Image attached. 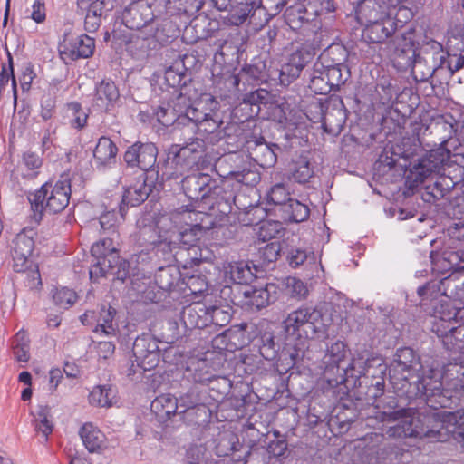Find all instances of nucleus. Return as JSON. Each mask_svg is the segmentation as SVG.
Masks as SVG:
<instances>
[{
  "mask_svg": "<svg viewBox=\"0 0 464 464\" xmlns=\"http://www.w3.org/2000/svg\"><path fill=\"white\" fill-rule=\"evenodd\" d=\"M446 61L447 55L443 52L434 53L431 57H418L414 61L413 77L417 82H430L431 90L430 94L434 93L436 87L441 84L435 78L443 70Z\"/></svg>",
  "mask_w": 464,
  "mask_h": 464,
  "instance_id": "nucleus-14",
  "label": "nucleus"
},
{
  "mask_svg": "<svg viewBox=\"0 0 464 464\" xmlns=\"http://www.w3.org/2000/svg\"><path fill=\"white\" fill-rule=\"evenodd\" d=\"M434 131L438 134H443L440 139L439 146L429 151L427 156L421 160L420 166L424 173H440L452 159L453 154L447 148L448 142L455 133V128L452 123L444 120L438 121L434 124Z\"/></svg>",
  "mask_w": 464,
  "mask_h": 464,
  "instance_id": "nucleus-8",
  "label": "nucleus"
},
{
  "mask_svg": "<svg viewBox=\"0 0 464 464\" xmlns=\"http://www.w3.org/2000/svg\"><path fill=\"white\" fill-rule=\"evenodd\" d=\"M169 267L160 268L155 276V282L160 289L169 292L177 285V277L172 275Z\"/></svg>",
  "mask_w": 464,
  "mask_h": 464,
  "instance_id": "nucleus-62",
  "label": "nucleus"
},
{
  "mask_svg": "<svg viewBox=\"0 0 464 464\" xmlns=\"http://www.w3.org/2000/svg\"><path fill=\"white\" fill-rule=\"evenodd\" d=\"M216 180L209 174L198 170L184 177L181 187L186 197L192 202L206 201L211 195Z\"/></svg>",
  "mask_w": 464,
  "mask_h": 464,
  "instance_id": "nucleus-19",
  "label": "nucleus"
},
{
  "mask_svg": "<svg viewBox=\"0 0 464 464\" xmlns=\"http://www.w3.org/2000/svg\"><path fill=\"white\" fill-rule=\"evenodd\" d=\"M212 397L208 394L206 388L199 385H192L185 393L179 398V409L188 410L198 406H203L211 403Z\"/></svg>",
  "mask_w": 464,
  "mask_h": 464,
  "instance_id": "nucleus-36",
  "label": "nucleus"
},
{
  "mask_svg": "<svg viewBox=\"0 0 464 464\" xmlns=\"http://www.w3.org/2000/svg\"><path fill=\"white\" fill-rule=\"evenodd\" d=\"M421 369L420 357L413 349L400 348L389 367L391 382L409 398L420 395L428 400L431 407H451L452 391L442 387L441 374L430 369L427 373L420 375Z\"/></svg>",
  "mask_w": 464,
  "mask_h": 464,
  "instance_id": "nucleus-1",
  "label": "nucleus"
},
{
  "mask_svg": "<svg viewBox=\"0 0 464 464\" xmlns=\"http://www.w3.org/2000/svg\"><path fill=\"white\" fill-rule=\"evenodd\" d=\"M324 69L317 68L314 64L313 71L310 75L309 88L316 94L326 95L334 91L328 78L325 77Z\"/></svg>",
  "mask_w": 464,
  "mask_h": 464,
  "instance_id": "nucleus-52",
  "label": "nucleus"
},
{
  "mask_svg": "<svg viewBox=\"0 0 464 464\" xmlns=\"http://www.w3.org/2000/svg\"><path fill=\"white\" fill-rule=\"evenodd\" d=\"M80 9L85 10L102 20L114 8L113 0H77Z\"/></svg>",
  "mask_w": 464,
  "mask_h": 464,
  "instance_id": "nucleus-46",
  "label": "nucleus"
},
{
  "mask_svg": "<svg viewBox=\"0 0 464 464\" xmlns=\"http://www.w3.org/2000/svg\"><path fill=\"white\" fill-rule=\"evenodd\" d=\"M237 49L226 43L214 56L215 64L212 68L214 83L220 90L231 92L243 85H260L266 82L270 75L264 61L257 60L245 65L237 74L233 72V63L237 60Z\"/></svg>",
  "mask_w": 464,
  "mask_h": 464,
  "instance_id": "nucleus-3",
  "label": "nucleus"
},
{
  "mask_svg": "<svg viewBox=\"0 0 464 464\" xmlns=\"http://www.w3.org/2000/svg\"><path fill=\"white\" fill-rule=\"evenodd\" d=\"M325 77L328 78L334 91L339 90L350 77V70L348 66H335L324 68Z\"/></svg>",
  "mask_w": 464,
  "mask_h": 464,
  "instance_id": "nucleus-55",
  "label": "nucleus"
},
{
  "mask_svg": "<svg viewBox=\"0 0 464 464\" xmlns=\"http://www.w3.org/2000/svg\"><path fill=\"white\" fill-rule=\"evenodd\" d=\"M153 246V250L159 256L164 260L170 262L172 259L177 260V256L179 252V243L174 239L172 234L168 237L159 236L158 239L150 243Z\"/></svg>",
  "mask_w": 464,
  "mask_h": 464,
  "instance_id": "nucleus-44",
  "label": "nucleus"
},
{
  "mask_svg": "<svg viewBox=\"0 0 464 464\" xmlns=\"http://www.w3.org/2000/svg\"><path fill=\"white\" fill-rule=\"evenodd\" d=\"M259 353L266 361L276 358L279 345L275 343V337L270 333H265L260 338Z\"/></svg>",
  "mask_w": 464,
  "mask_h": 464,
  "instance_id": "nucleus-57",
  "label": "nucleus"
},
{
  "mask_svg": "<svg viewBox=\"0 0 464 464\" xmlns=\"http://www.w3.org/2000/svg\"><path fill=\"white\" fill-rule=\"evenodd\" d=\"M237 218L244 226H256L263 222L266 217V209L259 204L249 202L245 208H237Z\"/></svg>",
  "mask_w": 464,
  "mask_h": 464,
  "instance_id": "nucleus-40",
  "label": "nucleus"
},
{
  "mask_svg": "<svg viewBox=\"0 0 464 464\" xmlns=\"http://www.w3.org/2000/svg\"><path fill=\"white\" fill-rule=\"evenodd\" d=\"M438 291L450 298H462L464 296V280L458 274H451L443 278L439 285Z\"/></svg>",
  "mask_w": 464,
  "mask_h": 464,
  "instance_id": "nucleus-45",
  "label": "nucleus"
},
{
  "mask_svg": "<svg viewBox=\"0 0 464 464\" xmlns=\"http://www.w3.org/2000/svg\"><path fill=\"white\" fill-rule=\"evenodd\" d=\"M323 314L320 309L313 306L303 305L288 314L283 321V327L288 335H300L299 332L304 327L311 329L313 333L320 331Z\"/></svg>",
  "mask_w": 464,
  "mask_h": 464,
  "instance_id": "nucleus-12",
  "label": "nucleus"
},
{
  "mask_svg": "<svg viewBox=\"0 0 464 464\" xmlns=\"http://www.w3.org/2000/svg\"><path fill=\"white\" fill-rule=\"evenodd\" d=\"M116 239V237L110 236L102 237L92 246V256L94 258L111 259L115 261V259H118L119 256Z\"/></svg>",
  "mask_w": 464,
  "mask_h": 464,
  "instance_id": "nucleus-42",
  "label": "nucleus"
},
{
  "mask_svg": "<svg viewBox=\"0 0 464 464\" xmlns=\"http://www.w3.org/2000/svg\"><path fill=\"white\" fill-rule=\"evenodd\" d=\"M348 52L343 45L331 44L319 55L314 64L317 68L324 69L335 66H347Z\"/></svg>",
  "mask_w": 464,
  "mask_h": 464,
  "instance_id": "nucleus-33",
  "label": "nucleus"
},
{
  "mask_svg": "<svg viewBox=\"0 0 464 464\" xmlns=\"http://www.w3.org/2000/svg\"><path fill=\"white\" fill-rule=\"evenodd\" d=\"M187 57L175 60L164 72L165 83L174 89V92L186 90L192 82L191 72L186 67Z\"/></svg>",
  "mask_w": 464,
  "mask_h": 464,
  "instance_id": "nucleus-27",
  "label": "nucleus"
},
{
  "mask_svg": "<svg viewBox=\"0 0 464 464\" xmlns=\"http://www.w3.org/2000/svg\"><path fill=\"white\" fill-rule=\"evenodd\" d=\"M180 319L189 330L208 328V304L197 302L184 307Z\"/></svg>",
  "mask_w": 464,
  "mask_h": 464,
  "instance_id": "nucleus-29",
  "label": "nucleus"
},
{
  "mask_svg": "<svg viewBox=\"0 0 464 464\" xmlns=\"http://www.w3.org/2000/svg\"><path fill=\"white\" fill-rule=\"evenodd\" d=\"M67 109L72 112L70 125L77 130L83 129L87 124L88 114L83 111L82 104L78 102H71L67 104Z\"/></svg>",
  "mask_w": 464,
  "mask_h": 464,
  "instance_id": "nucleus-59",
  "label": "nucleus"
},
{
  "mask_svg": "<svg viewBox=\"0 0 464 464\" xmlns=\"http://www.w3.org/2000/svg\"><path fill=\"white\" fill-rule=\"evenodd\" d=\"M79 434L90 453H98L105 449V435L92 423L83 424Z\"/></svg>",
  "mask_w": 464,
  "mask_h": 464,
  "instance_id": "nucleus-35",
  "label": "nucleus"
},
{
  "mask_svg": "<svg viewBox=\"0 0 464 464\" xmlns=\"http://www.w3.org/2000/svg\"><path fill=\"white\" fill-rule=\"evenodd\" d=\"M315 54V49L311 46H302L292 53L277 72L280 84L288 86L296 80L304 68L314 60Z\"/></svg>",
  "mask_w": 464,
  "mask_h": 464,
  "instance_id": "nucleus-15",
  "label": "nucleus"
},
{
  "mask_svg": "<svg viewBox=\"0 0 464 464\" xmlns=\"http://www.w3.org/2000/svg\"><path fill=\"white\" fill-rule=\"evenodd\" d=\"M120 98V92L111 79H103L95 87L93 106L102 111H109L114 108Z\"/></svg>",
  "mask_w": 464,
  "mask_h": 464,
  "instance_id": "nucleus-28",
  "label": "nucleus"
},
{
  "mask_svg": "<svg viewBox=\"0 0 464 464\" xmlns=\"http://www.w3.org/2000/svg\"><path fill=\"white\" fill-rule=\"evenodd\" d=\"M430 418L429 428L424 426L414 430L416 435H426L425 439L431 442L447 441L453 439L464 448V413L433 411Z\"/></svg>",
  "mask_w": 464,
  "mask_h": 464,
  "instance_id": "nucleus-6",
  "label": "nucleus"
},
{
  "mask_svg": "<svg viewBox=\"0 0 464 464\" xmlns=\"http://www.w3.org/2000/svg\"><path fill=\"white\" fill-rule=\"evenodd\" d=\"M188 0H136L131 2L122 12V23L131 30H140L155 18L152 6L159 3L160 7L167 11L176 10L178 13H193L200 8V3L188 5Z\"/></svg>",
  "mask_w": 464,
  "mask_h": 464,
  "instance_id": "nucleus-5",
  "label": "nucleus"
},
{
  "mask_svg": "<svg viewBox=\"0 0 464 464\" xmlns=\"http://www.w3.org/2000/svg\"><path fill=\"white\" fill-rule=\"evenodd\" d=\"M256 1L257 0H242L232 6L229 11L231 23L235 25H240L249 19L250 24L259 27V24L254 16V13L257 11Z\"/></svg>",
  "mask_w": 464,
  "mask_h": 464,
  "instance_id": "nucleus-34",
  "label": "nucleus"
},
{
  "mask_svg": "<svg viewBox=\"0 0 464 464\" xmlns=\"http://www.w3.org/2000/svg\"><path fill=\"white\" fill-rule=\"evenodd\" d=\"M242 295L241 306L251 311H258L277 299L278 286L272 283L262 287L247 286Z\"/></svg>",
  "mask_w": 464,
  "mask_h": 464,
  "instance_id": "nucleus-21",
  "label": "nucleus"
},
{
  "mask_svg": "<svg viewBox=\"0 0 464 464\" xmlns=\"http://www.w3.org/2000/svg\"><path fill=\"white\" fill-rule=\"evenodd\" d=\"M443 175L452 185L464 182V155L453 154L452 159L443 169Z\"/></svg>",
  "mask_w": 464,
  "mask_h": 464,
  "instance_id": "nucleus-49",
  "label": "nucleus"
},
{
  "mask_svg": "<svg viewBox=\"0 0 464 464\" xmlns=\"http://www.w3.org/2000/svg\"><path fill=\"white\" fill-rule=\"evenodd\" d=\"M116 314V309L112 306H102L93 332L106 336H115L118 331V324L114 322Z\"/></svg>",
  "mask_w": 464,
  "mask_h": 464,
  "instance_id": "nucleus-39",
  "label": "nucleus"
},
{
  "mask_svg": "<svg viewBox=\"0 0 464 464\" xmlns=\"http://www.w3.org/2000/svg\"><path fill=\"white\" fill-rule=\"evenodd\" d=\"M347 120V110L343 101L338 96L326 98L324 107V130L331 135H339Z\"/></svg>",
  "mask_w": 464,
  "mask_h": 464,
  "instance_id": "nucleus-23",
  "label": "nucleus"
},
{
  "mask_svg": "<svg viewBox=\"0 0 464 464\" xmlns=\"http://www.w3.org/2000/svg\"><path fill=\"white\" fill-rule=\"evenodd\" d=\"M232 318V308L226 304H208V328L218 331L227 325Z\"/></svg>",
  "mask_w": 464,
  "mask_h": 464,
  "instance_id": "nucleus-43",
  "label": "nucleus"
},
{
  "mask_svg": "<svg viewBox=\"0 0 464 464\" xmlns=\"http://www.w3.org/2000/svg\"><path fill=\"white\" fill-rule=\"evenodd\" d=\"M223 123L219 112L212 108H208V117L201 121L197 126V130L202 136L214 135L216 140L227 138V144L233 146L235 141L230 131H233L237 137L243 133V129L237 124H231L223 128Z\"/></svg>",
  "mask_w": 464,
  "mask_h": 464,
  "instance_id": "nucleus-17",
  "label": "nucleus"
},
{
  "mask_svg": "<svg viewBox=\"0 0 464 464\" xmlns=\"http://www.w3.org/2000/svg\"><path fill=\"white\" fill-rule=\"evenodd\" d=\"M94 49V39L86 34L65 38L63 43L59 45L60 55L66 63L67 61L89 58L92 56Z\"/></svg>",
  "mask_w": 464,
  "mask_h": 464,
  "instance_id": "nucleus-22",
  "label": "nucleus"
},
{
  "mask_svg": "<svg viewBox=\"0 0 464 464\" xmlns=\"http://www.w3.org/2000/svg\"><path fill=\"white\" fill-rule=\"evenodd\" d=\"M132 353L137 366L142 371H150L158 366L160 350L158 340L150 333L138 336L132 346Z\"/></svg>",
  "mask_w": 464,
  "mask_h": 464,
  "instance_id": "nucleus-13",
  "label": "nucleus"
},
{
  "mask_svg": "<svg viewBox=\"0 0 464 464\" xmlns=\"http://www.w3.org/2000/svg\"><path fill=\"white\" fill-rule=\"evenodd\" d=\"M211 404L194 407L188 410H180L179 414H182V419L191 425H205L211 420L212 411L210 410Z\"/></svg>",
  "mask_w": 464,
  "mask_h": 464,
  "instance_id": "nucleus-47",
  "label": "nucleus"
},
{
  "mask_svg": "<svg viewBox=\"0 0 464 464\" xmlns=\"http://www.w3.org/2000/svg\"><path fill=\"white\" fill-rule=\"evenodd\" d=\"M217 179L212 187L211 195L207 198L206 202L221 201V202H234L235 208H245L243 200L246 199L244 193L236 194L234 191V184L231 179Z\"/></svg>",
  "mask_w": 464,
  "mask_h": 464,
  "instance_id": "nucleus-25",
  "label": "nucleus"
},
{
  "mask_svg": "<svg viewBox=\"0 0 464 464\" xmlns=\"http://www.w3.org/2000/svg\"><path fill=\"white\" fill-rule=\"evenodd\" d=\"M391 57L403 65H411L416 56L414 31L409 29L404 32L395 30L388 42Z\"/></svg>",
  "mask_w": 464,
  "mask_h": 464,
  "instance_id": "nucleus-18",
  "label": "nucleus"
},
{
  "mask_svg": "<svg viewBox=\"0 0 464 464\" xmlns=\"http://www.w3.org/2000/svg\"><path fill=\"white\" fill-rule=\"evenodd\" d=\"M441 311L436 310V313L440 315H435V319L432 324V331L437 334L438 337L444 339H454L460 341L459 337H464V324H461L460 320L454 316L455 312L459 311V308L451 307L448 304L440 305Z\"/></svg>",
  "mask_w": 464,
  "mask_h": 464,
  "instance_id": "nucleus-16",
  "label": "nucleus"
},
{
  "mask_svg": "<svg viewBox=\"0 0 464 464\" xmlns=\"http://www.w3.org/2000/svg\"><path fill=\"white\" fill-rule=\"evenodd\" d=\"M71 193L68 176L62 175L55 183L45 182L28 196L34 218L40 221L44 213L56 214L63 211L69 204Z\"/></svg>",
  "mask_w": 464,
  "mask_h": 464,
  "instance_id": "nucleus-4",
  "label": "nucleus"
},
{
  "mask_svg": "<svg viewBox=\"0 0 464 464\" xmlns=\"http://www.w3.org/2000/svg\"><path fill=\"white\" fill-rule=\"evenodd\" d=\"M206 449L202 445H191L185 453L183 463L184 464H202L205 458Z\"/></svg>",
  "mask_w": 464,
  "mask_h": 464,
  "instance_id": "nucleus-64",
  "label": "nucleus"
},
{
  "mask_svg": "<svg viewBox=\"0 0 464 464\" xmlns=\"http://www.w3.org/2000/svg\"><path fill=\"white\" fill-rule=\"evenodd\" d=\"M362 24V38L369 44H383L391 39L396 30V24L391 17Z\"/></svg>",
  "mask_w": 464,
  "mask_h": 464,
  "instance_id": "nucleus-26",
  "label": "nucleus"
},
{
  "mask_svg": "<svg viewBox=\"0 0 464 464\" xmlns=\"http://www.w3.org/2000/svg\"><path fill=\"white\" fill-rule=\"evenodd\" d=\"M118 152L116 144L108 137L102 136L93 150V157L100 166H106L114 161Z\"/></svg>",
  "mask_w": 464,
  "mask_h": 464,
  "instance_id": "nucleus-41",
  "label": "nucleus"
},
{
  "mask_svg": "<svg viewBox=\"0 0 464 464\" xmlns=\"http://www.w3.org/2000/svg\"><path fill=\"white\" fill-rule=\"evenodd\" d=\"M231 179V182L246 187L256 186L261 179L259 171L256 168L244 167L241 170L230 171L225 176Z\"/></svg>",
  "mask_w": 464,
  "mask_h": 464,
  "instance_id": "nucleus-48",
  "label": "nucleus"
},
{
  "mask_svg": "<svg viewBox=\"0 0 464 464\" xmlns=\"http://www.w3.org/2000/svg\"><path fill=\"white\" fill-rule=\"evenodd\" d=\"M115 398L114 390L109 385H99L93 388L89 394V402L92 406L111 407Z\"/></svg>",
  "mask_w": 464,
  "mask_h": 464,
  "instance_id": "nucleus-51",
  "label": "nucleus"
},
{
  "mask_svg": "<svg viewBox=\"0 0 464 464\" xmlns=\"http://www.w3.org/2000/svg\"><path fill=\"white\" fill-rule=\"evenodd\" d=\"M157 156L158 148L154 143L139 140L126 149L123 161L128 168L139 169L143 176L150 175L151 179H158V171L153 169Z\"/></svg>",
  "mask_w": 464,
  "mask_h": 464,
  "instance_id": "nucleus-11",
  "label": "nucleus"
},
{
  "mask_svg": "<svg viewBox=\"0 0 464 464\" xmlns=\"http://www.w3.org/2000/svg\"><path fill=\"white\" fill-rule=\"evenodd\" d=\"M352 372L349 378L360 380L375 379V377L386 376L387 365L382 358L372 357L363 361L362 358H353L351 360Z\"/></svg>",
  "mask_w": 464,
  "mask_h": 464,
  "instance_id": "nucleus-24",
  "label": "nucleus"
},
{
  "mask_svg": "<svg viewBox=\"0 0 464 464\" xmlns=\"http://www.w3.org/2000/svg\"><path fill=\"white\" fill-rule=\"evenodd\" d=\"M50 408L45 405L38 406V410L35 415V430L41 432L45 438L52 433L53 425L49 420Z\"/></svg>",
  "mask_w": 464,
  "mask_h": 464,
  "instance_id": "nucleus-58",
  "label": "nucleus"
},
{
  "mask_svg": "<svg viewBox=\"0 0 464 464\" xmlns=\"http://www.w3.org/2000/svg\"><path fill=\"white\" fill-rule=\"evenodd\" d=\"M233 146L235 150L246 149L249 158L263 168H270L276 163V151L280 150L277 144L267 143L264 137L250 131H243L237 136Z\"/></svg>",
  "mask_w": 464,
  "mask_h": 464,
  "instance_id": "nucleus-10",
  "label": "nucleus"
},
{
  "mask_svg": "<svg viewBox=\"0 0 464 464\" xmlns=\"http://www.w3.org/2000/svg\"><path fill=\"white\" fill-rule=\"evenodd\" d=\"M257 268L255 265L250 266L249 262L237 261L229 263L227 274L230 279L238 285H247L251 283L257 276Z\"/></svg>",
  "mask_w": 464,
  "mask_h": 464,
  "instance_id": "nucleus-37",
  "label": "nucleus"
},
{
  "mask_svg": "<svg viewBox=\"0 0 464 464\" xmlns=\"http://www.w3.org/2000/svg\"><path fill=\"white\" fill-rule=\"evenodd\" d=\"M276 217L285 223H299L306 220L310 215L307 205L297 199L290 198L285 204L274 208Z\"/></svg>",
  "mask_w": 464,
  "mask_h": 464,
  "instance_id": "nucleus-30",
  "label": "nucleus"
},
{
  "mask_svg": "<svg viewBox=\"0 0 464 464\" xmlns=\"http://www.w3.org/2000/svg\"><path fill=\"white\" fill-rule=\"evenodd\" d=\"M179 399L169 393L156 397L150 403V411L160 423H165L179 413Z\"/></svg>",
  "mask_w": 464,
  "mask_h": 464,
  "instance_id": "nucleus-31",
  "label": "nucleus"
},
{
  "mask_svg": "<svg viewBox=\"0 0 464 464\" xmlns=\"http://www.w3.org/2000/svg\"><path fill=\"white\" fill-rule=\"evenodd\" d=\"M434 372H439L441 374V384L443 385L442 379H445L447 382H451L452 387H455V384L464 377V359L461 357L454 359L452 362H449L447 364L443 366V371L434 370Z\"/></svg>",
  "mask_w": 464,
  "mask_h": 464,
  "instance_id": "nucleus-50",
  "label": "nucleus"
},
{
  "mask_svg": "<svg viewBox=\"0 0 464 464\" xmlns=\"http://www.w3.org/2000/svg\"><path fill=\"white\" fill-rule=\"evenodd\" d=\"M194 102L189 97L188 88L186 90H179L177 96L171 101V109L178 119L185 117L190 108H192Z\"/></svg>",
  "mask_w": 464,
  "mask_h": 464,
  "instance_id": "nucleus-54",
  "label": "nucleus"
},
{
  "mask_svg": "<svg viewBox=\"0 0 464 464\" xmlns=\"http://www.w3.org/2000/svg\"><path fill=\"white\" fill-rule=\"evenodd\" d=\"M290 198V192L284 183H276L267 192V200L274 204L275 208L280 207Z\"/></svg>",
  "mask_w": 464,
  "mask_h": 464,
  "instance_id": "nucleus-60",
  "label": "nucleus"
},
{
  "mask_svg": "<svg viewBox=\"0 0 464 464\" xmlns=\"http://www.w3.org/2000/svg\"><path fill=\"white\" fill-rule=\"evenodd\" d=\"M117 221L118 218L116 212L112 210L103 213L100 217L98 224L104 234H108L110 237L118 238L119 234L117 231Z\"/></svg>",
  "mask_w": 464,
  "mask_h": 464,
  "instance_id": "nucleus-61",
  "label": "nucleus"
},
{
  "mask_svg": "<svg viewBox=\"0 0 464 464\" xmlns=\"http://www.w3.org/2000/svg\"><path fill=\"white\" fill-rule=\"evenodd\" d=\"M172 215L173 218H178L180 216V219L188 226V227L178 232H171L174 239L179 243V251L182 249L188 250L196 246L202 236V232L212 227V222L209 224L204 223V219H209L208 215L193 211L188 207L182 211L177 210Z\"/></svg>",
  "mask_w": 464,
  "mask_h": 464,
  "instance_id": "nucleus-9",
  "label": "nucleus"
},
{
  "mask_svg": "<svg viewBox=\"0 0 464 464\" xmlns=\"http://www.w3.org/2000/svg\"><path fill=\"white\" fill-rule=\"evenodd\" d=\"M414 398L420 400L421 405L402 408L399 407L395 396L384 397L374 407V413L368 418V421L375 420L382 423H396L394 426L389 427L388 433L392 437L425 439L426 435H416L413 432L414 430L420 426L429 428L430 418L428 416H432L431 412L434 409L438 410L443 407L430 406L424 396L418 395Z\"/></svg>",
  "mask_w": 464,
  "mask_h": 464,
  "instance_id": "nucleus-2",
  "label": "nucleus"
},
{
  "mask_svg": "<svg viewBox=\"0 0 464 464\" xmlns=\"http://www.w3.org/2000/svg\"><path fill=\"white\" fill-rule=\"evenodd\" d=\"M304 12L309 15L319 16L335 10L334 0H307Z\"/></svg>",
  "mask_w": 464,
  "mask_h": 464,
  "instance_id": "nucleus-56",
  "label": "nucleus"
},
{
  "mask_svg": "<svg viewBox=\"0 0 464 464\" xmlns=\"http://www.w3.org/2000/svg\"><path fill=\"white\" fill-rule=\"evenodd\" d=\"M34 247V239L24 233L18 234L14 239V253L20 254V256L31 257Z\"/></svg>",
  "mask_w": 464,
  "mask_h": 464,
  "instance_id": "nucleus-63",
  "label": "nucleus"
},
{
  "mask_svg": "<svg viewBox=\"0 0 464 464\" xmlns=\"http://www.w3.org/2000/svg\"><path fill=\"white\" fill-rule=\"evenodd\" d=\"M346 345L342 341H336L330 347L323 359L324 364L323 379L331 387L345 383L352 372L351 361L347 357Z\"/></svg>",
  "mask_w": 464,
  "mask_h": 464,
  "instance_id": "nucleus-7",
  "label": "nucleus"
},
{
  "mask_svg": "<svg viewBox=\"0 0 464 464\" xmlns=\"http://www.w3.org/2000/svg\"><path fill=\"white\" fill-rule=\"evenodd\" d=\"M150 175L140 174L137 182L130 185L125 188L121 204L119 206V212L121 218L124 219L129 207H135L144 202L149 195L152 192L154 187V180Z\"/></svg>",
  "mask_w": 464,
  "mask_h": 464,
  "instance_id": "nucleus-20",
  "label": "nucleus"
},
{
  "mask_svg": "<svg viewBox=\"0 0 464 464\" xmlns=\"http://www.w3.org/2000/svg\"><path fill=\"white\" fill-rule=\"evenodd\" d=\"M173 155L171 164L174 165L175 174L183 175L186 171L196 169H200L201 161H199L189 150H186L183 146L174 145L170 148L169 156Z\"/></svg>",
  "mask_w": 464,
  "mask_h": 464,
  "instance_id": "nucleus-32",
  "label": "nucleus"
},
{
  "mask_svg": "<svg viewBox=\"0 0 464 464\" xmlns=\"http://www.w3.org/2000/svg\"><path fill=\"white\" fill-rule=\"evenodd\" d=\"M314 173V167L306 157H299L293 164L292 177L298 183L308 182Z\"/></svg>",
  "mask_w": 464,
  "mask_h": 464,
  "instance_id": "nucleus-53",
  "label": "nucleus"
},
{
  "mask_svg": "<svg viewBox=\"0 0 464 464\" xmlns=\"http://www.w3.org/2000/svg\"><path fill=\"white\" fill-rule=\"evenodd\" d=\"M257 11L254 16L259 27L265 26L273 17L277 15L286 5V0H257Z\"/></svg>",
  "mask_w": 464,
  "mask_h": 464,
  "instance_id": "nucleus-38",
  "label": "nucleus"
}]
</instances>
